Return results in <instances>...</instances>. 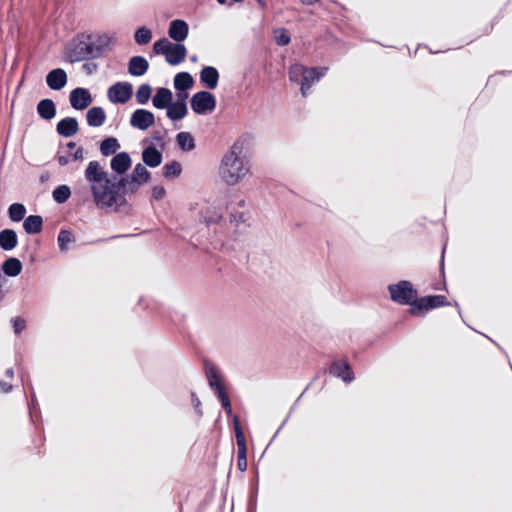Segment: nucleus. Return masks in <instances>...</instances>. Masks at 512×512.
<instances>
[{
	"instance_id": "f257e3e1",
	"label": "nucleus",
	"mask_w": 512,
	"mask_h": 512,
	"mask_svg": "<svg viewBox=\"0 0 512 512\" xmlns=\"http://www.w3.org/2000/svg\"><path fill=\"white\" fill-rule=\"evenodd\" d=\"M147 168L138 163L133 171L116 179L109 178L98 161H90L85 170V179L90 184L94 203L98 208L114 207L115 210L126 203L125 195L136 193L139 187L150 179Z\"/></svg>"
},
{
	"instance_id": "f03ea898",
	"label": "nucleus",
	"mask_w": 512,
	"mask_h": 512,
	"mask_svg": "<svg viewBox=\"0 0 512 512\" xmlns=\"http://www.w3.org/2000/svg\"><path fill=\"white\" fill-rule=\"evenodd\" d=\"M111 39L106 34L93 37L91 34H77L64 48V59L69 63L81 62L102 57L110 46Z\"/></svg>"
},
{
	"instance_id": "7ed1b4c3",
	"label": "nucleus",
	"mask_w": 512,
	"mask_h": 512,
	"mask_svg": "<svg viewBox=\"0 0 512 512\" xmlns=\"http://www.w3.org/2000/svg\"><path fill=\"white\" fill-rule=\"evenodd\" d=\"M250 169V160L244 154V142L237 140L223 155L218 173L226 185L235 186L245 179Z\"/></svg>"
},
{
	"instance_id": "20e7f679",
	"label": "nucleus",
	"mask_w": 512,
	"mask_h": 512,
	"mask_svg": "<svg viewBox=\"0 0 512 512\" xmlns=\"http://www.w3.org/2000/svg\"><path fill=\"white\" fill-rule=\"evenodd\" d=\"M219 205L229 213L230 221L236 225L247 220L246 213L242 210L246 206L245 199L234 192H226L219 197Z\"/></svg>"
},
{
	"instance_id": "39448f33",
	"label": "nucleus",
	"mask_w": 512,
	"mask_h": 512,
	"mask_svg": "<svg viewBox=\"0 0 512 512\" xmlns=\"http://www.w3.org/2000/svg\"><path fill=\"white\" fill-rule=\"evenodd\" d=\"M388 291L391 300L400 305H409L411 308L418 301L417 290L408 280H401L395 284L388 285Z\"/></svg>"
},
{
	"instance_id": "423d86ee",
	"label": "nucleus",
	"mask_w": 512,
	"mask_h": 512,
	"mask_svg": "<svg viewBox=\"0 0 512 512\" xmlns=\"http://www.w3.org/2000/svg\"><path fill=\"white\" fill-rule=\"evenodd\" d=\"M190 103L196 114L205 115L215 109L216 98L208 91H199L192 96Z\"/></svg>"
},
{
	"instance_id": "0eeeda50",
	"label": "nucleus",
	"mask_w": 512,
	"mask_h": 512,
	"mask_svg": "<svg viewBox=\"0 0 512 512\" xmlns=\"http://www.w3.org/2000/svg\"><path fill=\"white\" fill-rule=\"evenodd\" d=\"M449 302L444 295L424 296L418 299L416 305L409 308V313L414 316L422 315L429 310L446 306Z\"/></svg>"
},
{
	"instance_id": "6e6552de",
	"label": "nucleus",
	"mask_w": 512,
	"mask_h": 512,
	"mask_svg": "<svg viewBox=\"0 0 512 512\" xmlns=\"http://www.w3.org/2000/svg\"><path fill=\"white\" fill-rule=\"evenodd\" d=\"M133 95V86L129 82H116L108 88L107 97L113 104H125Z\"/></svg>"
},
{
	"instance_id": "1a4fd4ad",
	"label": "nucleus",
	"mask_w": 512,
	"mask_h": 512,
	"mask_svg": "<svg viewBox=\"0 0 512 512\" xmlns=\"http://www.w3.org/2000/svg\"><path fill=\"white\" fill-rule=\"evenodd\" d=\"M233 424L237 443V467L241 472H244L247 470V447L245 436L240 426L239 418L236 415L233 416Z\"/></svg>"
},
{
	"instance_id": "9d476101",
	"label": "nucleus",
	"mask_w": 512,
	"mask_h": 512,
	"mask_svg": "<svg viewBox=\"0 0 512 512\" xmlns=\"http://www.w3.org/2000/svg\"><path fill=\"white\" fill-rule=\"evenodd\" d=\"M131 127L145 131L155 123L154 114L146 109H136L130 117Z\"/></svg>"
},
{
	"instance_id": "9b49d317",
	"label": "nucleus",
	"mask_w": 512,
	"mask_h": 512,
	"mask_svg": "<svg viewBox=\"0 0 512 512\" xmlns=\"http://www.w3.org/2000/svg\"><path fill=\"white\" fill-rule=\"evenodd\" d=\"M69 101L75 110H84L92 103L93 98L88 89L77 87L70 92Z\"/></svg>"
},
{
	"instance_id": "f8f14e48",
	"label": "nucleus",
	"mask_w": 512,
	"mask_h": 512,
	"mask_svg": "<svg viewBox=\"0 0 512 512\" xmlns=\"http://www.w3.org/2000/svg\"><path fill=\"white\" fill-rule=\"evenodd\" d=\"M329 372L331 375L342 379L346 383L354 380V373L350 364L343 359L335 360L332 362Z\"/></svg>"
},
{
	"instance_id": "ddd939ff",
	"label": "nucleus",
	"mask_w": 512,
	"mask_h": 512,
	"mask_svg": "<svg viewBox=\"0 0 512 512\" xmlns=\"http://www.w3.org/2000/svg\"><path fill=\"white\" fill-rule=\"evenodd\" d=\"M327 70H328L327 67H321L319 69L315 68V67L306 68V71H305V74L303 77V81H302V86L300 88L303 96L307 95L311 86L315 82L319 81L326 74Z\"/></svg>"
},
{
	"instance_id": "4468645a",
	"label": "nucleus",
	"mask_w": 512,
	"mask_h": 512,
	"mask_svg": "<svg viewBox=\"0 0 512 512\" xmlns=\"http://www.w3.org/2000/svg\"><path fill=\"white\" fill-rule=\"evenodd\" d=\"M131 164L132 160L127 152H120L115 154L110 161V167L112 171L118 175H121V177L128 171V169L131 167Z\"/></svg>"
},
{
	"instance_id": "2eb2a0df",
	"label": "nucleus",
	"mask_w": 512,
	"mask_h": 512,
	"mask_svg": "<svg viewBox=\"0 0 512 512\" xmlns=\"http://www.w3.org/2000/svg\"><path fill=\"white\" fill-rule=\"evenodd\" d=\"M188 32L189 27L184 20L176 19L170 22L168 35L176 42L184 41L188 36Z\"/></svg>"
},
{
	"instance_id": "dca6fc26",
	"label": "nucleus",
	"mask_w": 512,
	"mask_h": 512,
	"mask_svg": "<svg viewBox=\"0 0 512 512\" xmlns=\"http://www.w3.org/2000/svg\"><path fill=\"white\" fill-rule=\"evenodd\" d=\"M46 83L52 90H61L67 84V73L62 68L53 69L46 75Z\"/></svg>"
},
{
	"instance_id": "f3484780",
	"label": "nucleus",
	"mask_w": 512,
	"mask_h": 512,
	"mask_svg": "<svg viewBox=\"0 0 512 512\" xmlns=\"http://www.w3.org/2000/svg\"><path fill=\"white\" fill-rule=\"evenodd\" d=\"M79 130L78 121L74 117H66L60 120L56 125L57 133L62 137H72Z\"/></svg>"
},
{
	"instance_id": "a211bd4d",
	"label": "nucleus",
	"mask_w": 512,
	"mask_h": 512,
	"mask_svg": "<svg viewBox=\"0 0 512 512\" xmlns=\"http://www.w3.org/2000/svg\"><path fill=\"white\" fill-rule=\"evenodd\" d=\"M222 217L223 209L219 205V198L217 199V206L207 205L201 210V219L208 225L218 223Z\"/></svg>"
},
{
	"instance_id": "6ab92c4d",
	"label": "nucleus",
	"mask_w": 512,
	"mask_h": 512,
	"mask_svg": "<svg viewBox=\"0 0 512 512\" xmlns=\"http://www.w3.org/2000/svg\"><path fill=\"white\" fill-rule=\"evenodd\" d=\"M200 82L208 89H215L219 82V72L213 66H205L200 71Z\"/></svg>"
},
{
	"instance_id": "aec40b11",
	"label": "nucleus",
	"mask_w": 512,
	"mask_h": 512,
	"mask_svg": "<svg viewBox=\"0 0 512 512\" xmlns=\"http://www.w3.org/2000/svg\"><path fill=\"white\" fill-rule=\"evenodd\" d=\"M205 368L208 384L214 393L225 389L222 383V378L216 366L210 362H205Z\"/></svg>"
},
{
	"instance_id": "412c9836",
	"label": "nucleus",
	"mask_w": 512,
	"mask_h": 512,
	"mask_svg": "<svg viewBox=\"0 0 512 512\" xmlns=\"http://www.w3.org/2000/svg\"><path fill=\"white\" fill-rule=\"evenodd\" d=\"M186 54V47L181 43H176L170 46L165 59L170 65H178L185 59Z\"/></svg>"
},
{
	"instance_id": "4be33fe9",
	"label": "nucleus",
	"mask_w": 512,
	"mask_h": 512,
	"mask_svg": "<svg viewBox=\"0 0 512 512\" xmlns=\"http://www.w3.org/2000/svg\"><path fill=\"white\" fill-rule=\"evenodd\" d=\"M162 153L157 150L155 146L150 145L143 149L142 160L143 163L151 168L159 166L162 162Z\"/></svg>"
},
{
	"instance_id": "5701e85b",
	"label": "nucleus",
	"mask_w": 512,
	"mask_h": 512,
	"mask_svg": "<svg viewBox=\"0 0 512 512\" xmlns=\"http://www.w3.org/2000/svg\"><path fill=\"white\" fill-rule=\"evenodd\" d=\"M149 69V63L143 56H133L128 63V72L132 76H142Z\"/></svg>"
},
{
	"instance_id": "b1692460",
	"label": "nucleus",
	"mask_w": 512,
	"mask_h": 512,
	"mask_svg": "<svg viewBox=\"0 0 512 512\" xmlns=\"http://www.w3.org/2000/svg\"><path fill=\"white\" fill-rule=\"evenodd\" d=\"M172 100V92L168 88L161 87L157 89L152 99V104L157 109H167Z\"/></svg>"
},
{
	"instance_id": "393cba45",
	"label": "nucleus",
	"mask_w": 512,
	"mask_h": 512,
	"mask_svg": "<svg viewBox=\"0 0 512 512\" xmlns=\"http://www.w3.org/2000/svg\"><path fill=\"white\" fill-rule=\"evenodd\" d=\"M87 124L91 127H100L106 121V113L102 107H91L86 113Z\"/></svg>"
},
{
	"instance_id": "a878e982",
	"label": "nucleus",
	"mask_w": 512,
	"mask_h": 512,
	"mask_svg": "<svg viewBox=\"0 0 512 512\" xmlns=\"http://www.w3.org/2000/svg\"><path fill=\"white\" fill-rule=\"evenodd\" d=\"M18 243L17 234L12 229H4L0 232V247L4 251L13 250Z\"/></svg>"
},
{
	"instance_id": "bb28decb",
	"label": "nucleus",
	"mask_w": 512,
	"mask_h": 512,
	"mask_svg": "<svg viewBox=\"0 0 512 512\" xmlns=\"http://www.w3.org/2000/svg\"><path fill=\"white\" fill-rule=\"evenodd\" d=\"M37 113L44 120H51L56 115V106L51 99H43L37 104Z\"/></svg>"
},
{
	"instance_id": "cd10ccee",
	"label": "nucleus",
	"mask_w": 512,
	"mask_h": 512,
	"mask_svg": "<svg viewBox=\"0 0 512 512\" xmlns=\"http://www.w3.org/2000/svg\"><path fill=\"white\" fill-rule=\"evenodd\" d=\"M188 113L187 104H181L171 101L166 109L167 117L172 121L183 119Z\"/></svg>"
},
{
	"instance_id": "c85d7f7f",
	"label": "nucleus",
	"mask_w": 512,
	"mask_h": 512,
	"mask_svg": "<svg viewBox=\"0 0 512 512\" xmlns=\"http://www.w3.org/2000/svg\"><path fill=\"white\" fill-rule=\"evenodd\" d=\"M1 269L5 276L16 277L22 271V263L18 258L10 257L3 262Z\"/></svg>"
},
{
	"instance_id": "c756f323",
	"label": "nucleus",
	"mask_w": 512,
	"mask_h": 512,
	"mask_svg": "<svg viewBox=\"0 0 512 512\" xmlns=\"http://www.w3.org/2000/svg\"><path fill=\"white\" fill-rule=\"evenodd\" d=\"M43 226V219L39 215H30L24 219L23 228L27 234L40 233Z\"/></svg>"
},
{
	"instance_id": "7c9ffc66",
	"label": "nucleus",
	"mask_w": 512,
	"mask_h": 512,
	"mask_svg": "<svg viewBox=\"0 0 512 512\" xmlns=\"http://www.w3.org/2000/svg\"><path fill=\"white\" fill-rule=\"evenodd\" d=\"M193 84V77L188 72H179L174 77V88L177 91H187Z\"/></svg>"
},
{
	"instance_id": "2f4dec72",
	"label": "nucleus",
	"mask_w": 512,
	"mask_h": 512,
	"mask_svg": "<svg viewBox=\"0 0 512 512\" xmlns=\"http://www.w3.org/2000/svg\"><path fill=\"white\" fill-rule=\"evenodd\" d=\"M120 144L115 137H107L100 143V152L103 156L117 154Z\"/></svg>"
},
{
	"instance_id": "473e14b6",
	"label": "nucleus",
	"mask_w": 512,
	"mask_h": 512,
	"mask_svg": "<svg viewBox=\"0 0 512 512\" xmlns=\"http://www.w3.org/2000/svg\"><path fill=\"white\" fill-rule=\"evenodd\" d=\"M176 141L183 151H191L195 148V141L189 132H180L176 136Z\"/></svg>"
},
{
	"instance_id": "72a5a7b5",
	"label": "nucleus",
	"mask_w": 512,
	"mask_h": 512,
	"mask_svg": "<svg viewBox=\"0 0 512 512\" xmlns=\"http://www.w3.org/2000/svg\"><path fill=\"white\" fill-rule=\"evenodd\" d=\"M26 208L21 203H13L8 208V215L11 221L19 222L24 219Z\"/></svg>"
},
{
	"instance_id": "f704fd0d",
	"label": "nucleus",
	"mask_w": 512,
	"mask_h": 512,
	"mask_svg": "<svg viewBox=\"0 0 512 512\" xmlns=\"http://www.w3.org/2000/svg\"><path fill=\"white\" fill-rule=\"evenodd\" d=\"M75 241V237L71 231L62 229L60 230L57 242L60 251L65 252L69 249V244Z\"/></svg>"
},
{
	"instance_id": "c9c22d12",
	"label": "nucleus",
	"mask_w": 512,
	"mask_h": 512,
	"mask_svg": "<svg viewBox=\"0 0 512 512\" xmlns=\"http://www.w3.org/2000/svg\"><path fill=\"white\" fill-rule=\"evenodd\" d=\"M152 88L149 84H141L135 94L136 102L139 105H145L151 98Z\"/></svg>"
},
{
	"instance_id": "e433bc0d",
	"label": "nucleus",
	"mask_w": 512,
	"mask_h": 512,
	"mask_svg": "<svg viewBox=\"0 0 512 512\" xmlns=\"http://www.w3.org/2000/svg\"><path fill=\"white\" fill-rule=\"evenodd\" d=\"M305 66L295 63L289 69V79L291 82L299 83L302 86L303 77L306 71Z\"/></svg>"
},
{
	"instance_id": "4c0bfd02",
	"label": "nucleus",
	"mask_w": 512,
	"mask_h": 512,
	"mask_svg": "<svg viewBox=\"0 0 512 512\" xmlns=\"http://www.w3.org/2000/svg\"><path fill=\"white\" fill-rule=\"evenodd\" d=\"M70 195L71 190L67 185H60L52 192L53 199L59 204L65 203L69 199Z\"/></svg>"
},
{
	"instance_id": "58836bf2",
	"label": "nucleus",
	"mask_w": 512,
	"mask_h": 512,
	"mask_svg": "<svg viewBox=\"0 0 512 512\" xmlns=\"http://www.w3.org/2000/svg\"><path fill=\"white\" fill-rule=\"evenodd\" d=\"M163 175L166 178H176L181 174V164L177 161H172L163 166Z\"/></svg>"
},
{
	"instance_id": "ea45409f",
	"label": "nucleus",
	"mask_w": 512,
	"mask_h": 512,
	"mask_svg": "<svg viewBox=\"0 0 512 512\" xmlns=\"http://www.w3.org/2000/svg\"><path fill=\"white\" fill-rule=\"evenodd\" d=\"M135 42L139 45H145L148 44L152 39V32L147 27L143 26L136 30L135 35Z\"/></svg>"
},
{
	"instance_id": "a19ab883",
	"label": "nucleus",
	"mask_w": 512,
	"mask_h": 512,
	"mask_svg": "<svg viewBox=\"0 0 512 512\" xmlns=\"http://www.w3.org/2000/svg\"><path fill=\"white\" fill-rule=\"evenodd\" d=\"M275 42L279 46H285L290 43V35L288 34V31L284 28H279L275 30Z\"/></svg>"
},
{
	"instance_id": "79ce46f5",
	"label": "nucleus",
	"mask_w": 512,
	"mask_h": 512,
	"mask_svg": "<svg viewBox=\"0 0 512 512\" xmlns=\"http://www.w3.org/2000/svg\"><path fill=\"white\" fill-rule=\"evenodd\" d=\"M171 45L172 43L166 38H162L153 44V51L156 54L166 55Z\"/></svg>"
},
{
	"instance_id": "37998d69",
	"label": "nucleus",
	"mask_w": 512,
	"mask_h": 512,
	"mask_svg": "<svg viewBox=\"0 0 512 512\" xmlns=\"http://www.w3.org/2000/svg\"><path fill=\"white\" fill-rule=\"evenodd\" d=\"M15 334H20L26 328V321L21 317H13L11 319Z\"/></svg>"
},
{
	"instance_id": "c03bdc74",
	"label": "nucleus",
	"mask_w": 512,
	"mask_h": 512,
	"mask_svg": "<svg viewBox=\"0 0 512 512\" xmlns=\"http://www.w3.org/2000/svg\"><path fill=\"white\" fill-rule=\"evenodd\" d=\"M165 134L166 131H154L151 137L156 144H159L161 147H163L165 145Z\"/></svg>"
},
{
	"instance_id": "a18cd8bd",
	"label": "nucleus",
	"mask_w": 512,
	"mask_h": 512,
	"mask_svg": "<svg viewBox=\"0 0 512 512\" xmlns=\"http://www.w3.org/2000/svg\"><path fill=\"white\" fill-rule=\"evenodd\" d=\"M191 401H192V405H193L197 415L199 417H201L203 415V411L201 408V401L199 400V398L197 397L195 392H191Z\"/></svg>"
},
{
	"instance_id": "49530a36",
	"label": "nucleus",
	"mask_w": 512,
	"mask_h": 512,
	"mask_svg": "<svg viewBox=\"0 0 512 512\" xmlns=\"http://www.w3.org/2000/svg\"><path fill=\"white\" fill-rule=\"evenodd\" d=\"M165 189L163 186H154L152 189V196L155 200H160L165 196Z\"/></svg>"
},
{
	"instance_id": "de8ad7c7",
	"label": "nucleus",
	"mask_w": 512,
	"mask_h": 512,
	"mask_svg": "<svg viewBox=\"0 0 512 512\" xmlns=\"http://www.w3.org/2000/svg\"><path fill=\"white\" fill-rule=\"evenodd\" d=\"M7 282V279L5 278L4 275H2L0 273V303L4 300L5 296H6V292L4 290V285L6 284Z\"/></svg>"
},
{
	"instance_id": "09e8293b",
	"label": "nucleus",
	"mask_w": 512,
	"mask_h": 512,
	"mask_svg": "<svg viewBox=\"0 0 512 512\" xmlns=\"http://www.w3.org/2000/svg\"><path fill=\"white\" fill-rule=\"evenodd\" d=\"M73 161H81L84 158V149L78 147L76 151L71 155Z\"/></svg>"
},
{
	"instance_id": "8fccbe9b",
	"label": "nucleus",
	"mask_w": 512,
	"mask_h": 512,
	"mask_svg": "<svg viewBox=\"0 0 512 512\" xmlns=\"http://www.w3.org/2000/svg\"><path fill=\"white\" fill-rule=\"evenodd\" d=\"M176 97V103L186 104L188 93L186 91H178Z\"/></svg>"
},
{
	"instance_id": "3c124183",
	"label": "nucleus",
	"mask_w": 512,
	"mask_h": 512,
	"mask_svg": "<svg viewBox=\"0 0 512 512\" xmlns=\"http://www.w3.org/2000/svg\"><path fill=\"white\" fill-rule=\"evenodd\" d=\"M215 394L217 395L219 401L221 402V405L230 400L227 393L225 392V389L215 392Z\"/></svg>"
},
{
	"instance_id": "603ef678",
	"label": "nucleus",
	"mask_w": 512,
	"mask_h": 512,
	"mask_svg": "<svg viewBox=\"0 0 512 512\" xmlns=\"http://www.w3.org/2000/svg\"><path fill=\"white\" fill-rule=\"evenodd\" d=\"M12 391V385L4 380H0V392L9 393Z\"/></svg>"
},
{
	"instance_id": "864d4df0",
	"label": "nucleus",
	"mask_w": 512,
	"mask_h": 512,
	"mask_svg": "<svg viewBox=\"0 0 512 512\" xmlns=\"http://www.w3.org/2000/svg\"><path fill=\"white\" fill-rule=\"evenodd\" d=\"M57 161H58L60 166H65V165H67L69 163L70 158H69V156L58 155L57 156Z\"/></svg>"
},
{
	"instance_id": "5fc2aeb1",
	"label": "nucleus",
	"mask_w": 512,
	"mask_h": 512,
	"mask_svg": "<svg viewBox=\"0 0 512 512\" xmlns=\"http://www.w3.org/2000/svg\"><path fill=\"white\" fill-rule=\"evenodd\" d=\"M222 407L228 416H232V407H231L230 400L227 401L226 403L222 404Z\"/></svg>"
},
{
	"instance_id": "6e6d98bb",
	"label": "nucleus",
	"mask_w": 512,
	"mask_h": 512,
	"mask_svg": "<svg viewBox=\"0 0 512 512\" xmlns=\"http://www.w3.org/2000/svg\"><path fill=\"white\" fill-rule=\"evenodd\" d=\"M222 407L228 416H232V407H231L230 400L227 401L226 403L222 404Z\"/></svg>"
},
{
	"instance_id": "4d7b16f0",
	"label": "nucleus",
	"mask_w": 512,
	"mask_h": 512,
	"mask_svg": "<svg viewBox=\"0 0 512 512\" xmlns=\"http://www.w3.org/2000/svg\"><path fill=\"white\" fill-rule=\"evenodd\" d=\"M83 67L88 71V73H92L97 69V65L94 63H86Z\"/></svg>"
},
{
	"instance_id": "13d9d810",
	"label": "nucleus",
	"mask_w": 512,
	"mask_h": 512,
	"mask_svg": "<svg viewBox=\"0 0 512 512\" xmlns=\"http://www.w3.org/2000/svg\"><path fill=\"white\" fill-rule=\"evenodd\" d=\"M5 374H6V376H7L8 378H13V376H14V371H13V369H12V368H8V369L6 370V372H5Z\"/></svg>"
},
{
	"instance_id": "bf43d9fd",
	"label": "nucleus",
	"mask_w": 512,
	"mask_h": 512,
	"mask_svg": "<svg viewBox=\"0 0 512 512\" xmlns=\"http://www.w3.org/2000/svg\"><path fill=\"white\" fill-rule=\"evenodd\" d=\"M444 253H445V247L443 248L442 255H441V269L442 270H443V267H444Z\"/></svg>"
},
{
	"instance_id": "052dcab7",
	"label": "nucleus",
	"mask_w": 512,
	"mask_h": 512,
	"mask_svg": "<svg viewBox=\"0 0 512 512\" xmlns=\"http://www.w3.org/2000/svg\"><path fill=\"white\" fill-rule=\"evenodd\" d=\"M75 147H76V144H75L74 142H68V143H67V148H69V149H73V148H75Z\"/></svg>"
},
{
	"instance_id": "680f3d73",
	"label": "nucleus",
	"mask_w": 512,
	"mask_h": 512,
	"mask_svg": "<svg viewBox=\"0 0 512 512\" xmlns=\"http://www.w3.org/2000/svg\"><path fill=\"white\" fill-rule=\"evenodd\" d=\"M226 1H227V0H217V2H218L219 4H222V5H223V4H225V3H226Z\"/></svg>"
},
{
	"instance_id": "e2e57ef3",
	"label": "nucleus",
	"mask_w": 512,
	"mask_h": 512,
	"mask_svg": "<svg viewBox=\"0 0 512 512\" xmlns=\"http://www.w3.org/2000/svg\"><path fill=\"white\" fill-rule=\"evenodd\" d=\"M258 3L261 5V6H264V3L262 0H258Z\"/></svg>"
},
{
	"instance_id": "0e129e2a",
	"label": "nucleus",
	"mask_w": 512,
	"mask_h": 512,
	"mask_svg": "<svg viewBox=\"0 0 512 512\" xmlns=\"http://www.w3.org/2000/svg\"><path fill=\"white\" fill-rule=\"evenodd\" d=\"M456 306H457V308H458V313L461 315V310H460V308H459V306H458V304H457V303H456Z\"/></svg>"
},
{
	"instance_id": "69168bd1",
	"label": "nucleus",
	"mask_w": 512,
	"mask_h": 512,
	"mask_svg": "<svg viewBox=\"0 0 512 512\" xmlns=\"http://www.w3.org/2000/svg\"><path fill=\"white\" fill-rule=\"evenodd\" d=\"M196 59H197V58H196V56H193V57L191 58V60H192V61H196Z\"/></svg>"
},
{
	"instance_id": "338daca9",
	"label": "nucleus",
	"mask_w": 512,
	"mask_h": 512,
	"mask_svg": "<svg viewBox=\"0 0 512 512\" xmlns=\"http://www.w3.org/2000/svg\"><path fill=\"white\" fill-rule=\"evenodd\" d=\"M233 2H242L243 0H232Z\"/></svg>"
}]
</instances>
